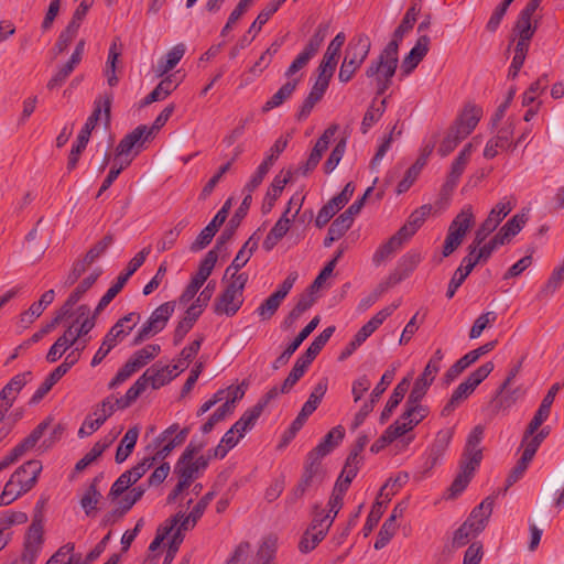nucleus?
<instances>
[{
	"label": "nucleus",
	"instance_id": "63",
	"mask_svg": "<svg viewBox=\"0 0 564 564\" xmlns=\"http://www.w3.org/2000/svg\"><path fill=\"white\" fill-rule=\"evenodd\" d=\"M161 352V347L158 344H149L145 347L137 350L130 358L141 369L148 362L153 360Z\"/></svg>",
	"mask_w": 564,
	"mask_h": 564
},
{
	"label": "nucleus",
	"instance_id": "54",
	"mask_svg": "<svg viewBox=\"0 0 564 564\" xmlns=\"http://www.w3.org/2000/svg\"><path fill=\"white\" fill-rule=\"evenodd\" d=\"M527 218L524 215H514L510 218L497 232V235L503 240V242H508L512 237L520 232L522 227L524 226Z\"/></svg>",
	"mask_w": 564,
	"mask_h": 564
},
{
	"label": "nucleus",
	"instance_id": "15",
	"mask_svg": "<svg viewBox=\"0 0 564 564\" xmlns=\"http://www.w3.org/2000/svg\"><path fill=\"white\" fill-rule=\"evenodd\" d=\"M252 202V197L250 194H247L240 206L236 209L232 217L229 219L226 228L223 230L220 236L216 240V245L212 250H216V253L219 254V252L227 253L228 248L227 243L232 239V237L236 234L237 228L240 226L242 219L247 216L248 210L250 208Z\"/></svg>",
	"mask_w": 564,
	"mask_h": 564
},
{
	"label": "nucleus",
	"instance_id": "12",
	"mask_svg": "<svg viewBox=\"0 0 564 564\" xmlns=\"http://www.w3.org/2000/svg\"><path fill=\"white\" fill-rule=\"evenodd\" d=\"M281 392L282 387H272L264 395L259 399V401L252 408L243 412L241 417L232 425L236 432L239 433V437H242L246 431L254 426L257 420L260 417L261 413L268 406L270 401L276 399Z\"/></svg>",
	"mask_w": 564,
	"mask_h": 564
},
{
	"label": "nucleus",
	"instance_id": "30",
	"mask_svg": "<svg viewBox=\"0 0 564 564\" xmlns=\"http://www.w3.org/2000/svg\"><path fill=\"white\" fill-rule=\"evenodd\" d=\"M242 303V296L239 297L238 292L227 285L214 302V313L217 315L225 314L227 316H234L239 311Z\"/></svg>",
	"mask_w": 564,
	"mask_h": 564
},
{
	"label": "nucleus",
	"instance_id": "25",
	"mask_svg": "<svg viewBox=\"0 0 564 564\" xmlns=\"http://www.w3.org/2000/svg\"><path fill=\"white\" fill-rule=\"evenodd\" d=\"M151 371H154V366L147 369L143 375L140 376L135 382L127 390V400H130L133 403L147 389L148 384H151L153 389H159L173 380V376L167 379H159V373L150 375Z\"/></svg>",
	"mask_w": 564,
	"mask_h": 564
},
{
	"label": "nucleus",
	"instance_id": "2",
	"mask_svg": "<svg viewBox=\"0 0 564 564\" xmlns=\"http://www.w3.org/2000/svg\"><path fill=\"white\" fill-rule=\"evenodd\" d=\"M398 51L394 43H388L380 55L371 61L366 69V76L377 88V95H382L391 86L398 67Z\"/></svg>",
	"mask_w": 564,
	"mask_h": 564
},
{
	"label": "nucleus",
	"instance_id": "4",
	"mask_svg": "<svg viewBox=\"0 0 564 564\" xmlns=\"http://www.w3.org/2000/svg\"><path fill=\"white\" fill-rule=\"evenodd\" d=\"M492 512V501L485 499L475 507L467 520L454 532L453 547L459 549L475 539L487 525L488 519Z\"/></svg>",
	"mask_w": 564,
	"mask_h": 564
},
{
	"label": "nucleus",
	"instance_id": "6",
	"mask_svg": "<svg viewBox=\"0 0 564 564\" xmlns=\"http://www.w3.org/2000/svg\"><path fill=\"white\" fill-rule=\"evenodd\" d=\"M140 318V314L135 312L128 313L119 318L106 334L99 349L94 355L90 362L91 367L98 366L117 345V340L130 334Z\"/></svg>",
	"mask_w": 564,
	"mask_h": 564
},
{
	"label": "nucleus",
	"instance_id": "33",
	"mask_svg": "<svg viewBox=\"0 0 564 564\" xmlns=\"http://www.w3.org/2000/svg\"><path fill=\"white\" fill-rule=\"evenodd\" d=\"M430 43L431 40L427 35L422 34L419 36L415 45L402 61L401 70L404 76L410 75L424 58L429 52Z\"/></svg>",
	"mask_w": 564,
	"mask_h": 564
},
{
	"label": "nucleus",
	"instance_id": "48",
	"mask_svg": "<svg viewBox=\"0 0 564 564\" xmlns=\"http://www.w3.org/2000/svg\"><path fill=\"white\" fill-rule=\"evenodd\" d=\"M411 382V376H408L403 378L393 389L392 394L390 395L389 400L386 403V406L381 413V419H388L393 410L400 404V402L403 400L406 391L409 390Z\"/></svg>",
	"mask_w": 564,
	"mask_h": 564
},
{
	"label": "nucleus",
	"instance_id": "24",
	"mask_svg": "<svg viewBox=\"0 0 564 564\" xmlns=\"http://www.w3.org/2000/svg\"><path fill=\"white\" fill-rule=\"evenodd\" d=\"M484 115L482 108L474 104H467L457 117L452 128L462 137L467 138L477 127Z\"/></svg>",
	"mask_w": 564,
	"mask_h": 564
},
{
	"label": "nucleus",
	"instance_id": "64",
	"mask_svg": "<svg viewBox=\"0 0 564 564\" xmlns=\"http://www.w3.org/2000/svg\"><path fill=\"white\" fill-rule=\"evenodd\" d=\"M421 260V253L417 251L411 250L403 254L398 262V270L400 271L401 276L405 278L411 274Z\"/></svg>",
	"mask_w": 564,
	"mask_h": 564
},
{
	"label": "nucleus",
	"instance_id": "46",
	"mask_svg": "<svg viewBox=\"0 0 564 564\" xmlns=\"http://www.w3.org/2000/svg\"><path fill=\"white\" fill-rule=\"evenodd\" d=\"M185 54L183 44L175 45L169 53L162 57L154 69L156 76L161 77L173 69Z\"/></svg>",
	"mask_w": 564,
	"mask_h": 564
},
{
	"label": "nucleus",
	"instance_id": "13",
	"mask_svg": "<svg viewBox=\"0 0 564 564\" xmlns=\"http://www.w3.org/2000/svg\"><path fill=\"white\" fill-rule=\"evenodd\" d=\"M513 206L514 205L509 198L503 197L491 208L487 218L481 223L475 232L478 243H482L488 238V236L497 229L500 223L513 209Z\"/></svg>",
	"mask_w": 564,
	"mask_h": 564
},
{
	"label": "nucleus",
	"instance_id": "41",
	"mask_svg": "<svg viewBox=\"0 0 564 564\" xmlns=\"http://www.w3.org/2000/svg\"><path fill=\"white\" fill-rule=\"evenodd\" d=\"M431 210L432 207L430 205H423L416 210H414L410 215L408 223L398 230L399 236H402L408 241L411 237L415 235L419 228L424 224Z\"/></svg>",
	"mask_w": 564,
	"mask_h": 564
},
{
	"label": "nucleus",
	"instance_id": "19",
	"mask_svg": "<svg viewBox=\"0 0 564 564\" xmlns=\"http://www.w3.org/2000/svg\"><path fill=\"white\" fill-rule=\"evenodd\" d=\"M332 520L329 517H319L314 514L311 527L306 530L302 536L299 547L303 553H308L316 547V545L326 536Z\"/></svg>",
	"mask_w": 564,
	"mask_h": 564
},
{
	"label": "nucleus",
	"instance_id": "52",
	"mask_svg": "<svg viewBox=\"0 0 564 564\" xmlns=\"http://www.w3.org/2000/svg\"><path fill=\"white\" fill-rule=\"evenodd\" d=\"M281 194H282V171L279 172L274 176L271 185L267 189V193L264 195L263 203L261 206V210L263 214H268L271 212L276 199L279 198V196Z\"/></svg>",
	"mask_w": 564,
	"mask_h": 564
},
{
	"label": "nucleus",
	"instance_id": "53",
	"mask_svg": "<svg viewBox=\"0 0 564 564\" xmlns=\"http://www.w3.org/2000/svg\"><path fill=\"white\" fill-rule=\"evenodd\" d=\"M276 550H278V536H275V535L265 536L257 552V555H256L257 564H270V562L275 556Z\"/></svg>",
	"mask_w": 564,
	"mask_h": 564
},
{
	"label": "nucleus",
	"instance_id": "44",
	"mask_svg": "<svg viewBox=\"0 0 564 564\" xmlns=\"http://www.w3.org/2000/svg\"><path fill=\"white\" fill-rule=\"evenodd\" d=\"M477 468L478 466H474L471 463L462 460L460 471L449 487V498H456L466 489Z\"/></svg>",
	"mask_w": 564,
	"mask_h": 564
},
{
	"label": "nucleus",
	"instance_id": "43",
	"mask_svg": "<svg viewBox=\"0 0 564 564\" xmlns=\"http://www.w3.org/2000/svg\"><path fill=\"white\" fill-rule=\"evenodd\" d=\"M420 8L416 4H412L405 12L400 25L395 29L393 36L389 43L395 44V51H399V44L403 37L413 29Z\"/></svg>",
	"mask_w": 564,
	"mask_h": 564
},
{
	"label": "nucleus",
	"instance_id": "21",
	"mask_svg": "<svg viewBox=\"0 0 564 564\" xmlns=\"http://www.w3.org/2000/svg\"><path fill=\"white\" fill-rule=\"evenodd\" d=\"M112 399L113 395L111 394L94 406L93 415H95L96 419L93 420L90 415L86 416L78 430V436L80 438L87 437L99 430L101 425L115 413V408L109 406L110 400Z\"/></svg>",
	"mask_w": 564,
	"mask_h": 564
},
{
	"label": "nucleus",
	"instance_id": "16",
	"mask_svg": "<svg viewBox=\"0 0 564 564\" xmlns=\"http://www.w3.org/2000/svg\"><path fill=\"white\" fill-rule=\"evenodd\" d=\"M231 198H228L223 207L217 212L209 224L199 232L196 239L192 242L189 249L193 252L205 249L213 240L216 232L226 221L229 210L231 208Z\"/></svg>",
	"mask_w": 564,
	"mask_h": 564
},
{
	"label": "nucleus",
	"instance_id": "37",
	"mask_svg": "<svg viewBox=\"0 0 564 564\" xmlns=\"http://www.w3.org/2000/svg\"><path fill=\"white\" fill-rule=\"evenodd\" d=\"M324 478V470L317 469L315 464H313V466L306 464L304 475L299 485L291 494V498L293 500L301 498L306 492L307 489L312 487H317L319 484H322Z\"/></svg>",
	"mask_w": 564,
	"mask_h": 564
},
{
	"label": "nucleus",
	"instance_id": "49",
	"mask_svg": "<svg viewBox=\"0 0 564 564\" xmlns=\"http://www.w3.org/2000/svg\"><path fill=\"white\" fill-rule=\"evenodd\" d=\"M183 518V512L180 511L175 516L167 519L163 524H160L156 529L155 538L149 545V551H156L162 542L171 534L174 528L178 524V521Z\"/></svg>",
	"mask_w": 564,
	"mask_h": 564
},
{
	"label": "nucleus",
	"instance_id": "14",
	"mask_svg": "<svg viewBox=\"0 0 564 564\" xmlns=\"http://www.w3.org/2000/svg\"><path fill=\"white\" fill-rule=\"evenodd\" d=\"M345 431L341 426L333 427L322 441L307 454V462L310 466L316 465L317 469L324 470L321 459L332 453L343 441Z\"/></svg>",
	"mask_w": 564,
	"mask_h": 564
},
{
	"label": "nucleus",
	"instance_id": "17",
	"mask_svg": "<svg viewBox=\"0 0 564 564\" xmlns=\"http://www.w3.org/2000/svg\"><path fill=\"white\" fill-rule=\"evenodd\" d=\"M42 468L40 460L30 459L15 469L10 480L20 486L17 496L25 495L36 485Z\"/></svg>",
	"mask_w": 564,
	"mask_h": 564
},
{
	"label": "nucleus",
	"instance_id": "58",
	"mask_svg": "<svg viewBox=\"0 0 564 564\" xmlns=\"http://www.w3.org/2000/svg\"><path fill=\"white\" fill-rule=\"evenodd\" d=\"M120 55H121V52L117 48V44L113 42L109 48V54H108V58H107V63H106V72H105L106 77H107V83L110 87L117 86V84L119 82L118 77L116 76V67H117V62H118Z\"/></svg>",
	"mask_w": 564,
	"mask_h": 564
},
{
	"label": "nucleus",
	"instance_id": "27",
	"mask_svg": "<svg viewBox=\"0 0 564 564\" xmlns=\"http://www.w3.org/2000/svg\"><path fill=\"white\" fill-rule=\"evenodd\" d=\"M328 86H329V82L316 76V79H315L308 95L305 97V99L299 107V110L296 112V118L299 120H305L311 115L315 105L318 101H321L322 98L324 97Z\"/></svg>",
	"mask_w": 564,
	"mask_h": 564
},
{
	"label": "nucleus",
	"instance_id": "57",
	"mask_svg": "<svg viewBox=\"0 0 564 564\" xmlns=\"http://www.w3.org/2000/svg\"><path fill=\"white\" fill-rule=\"evenodd\" d=\"M314 359H311V357H307L306 354H302L295 361L294 367L290 371L286 379H284V387L290 386L292 387L295 384L301 377L305 373L308 366L313 362Z\"/></svg>",
	"mask_w": 564,
	"mask_h": 564
},
{
	"label": "nucleus",
	"instance_id": "62",
	"mask_svg": "<svg viewBox=\"0 0 564 564\" xmlns=\"http://www.w3.org/2000/svg\"><path fill=\"white\" fill-rule=\"evenodd\" d=\"M78 33V29L74 24H67V26L59 33L58 39L52 50L54 56H58L64 53L68 45L73 42Z\"/></svg>",
	"mask_w": 564,
	"mask_h": 564
},
{
	"label": "nucleus",
	"instance_id": "36",
	"mask_svg": "<svg viewBox=\"0 0 564 564\" xmlns=\"http://www.w3.org/2000/svg\"><path fill=\"white\" fill-rule=\"evenodd\" d=\"M561 386L560 383H554L546 395L543 398L539 409L536 410L534 416L529 423V432L534 433L539 430V427L547 420L551 413V406L554 402L556 393L558 392Z\"/></svg>",
	"mask_w": 564,
	"mask_h": 564
},
{
	"label": "nucleus",
	"instance_id": "22",
	"mask_svg": "<svg viewBox=\"0 0 564 564\" xmlns=\"http://www.w3.org/2000/svg\"><path fill=\"white\" fill-rule=\"evenodd\" d=\"M513 132L514 123L508 120L505 126L498 130L497 134L487 141L484 149V156L491 160L498 155L499 151L512 150Z\"/></svg>",
	"mask_w": 564,
	"mask_h": 564
},
{
	"label": "nucleus",
	"instance_id": "40",
	"mask_svg": "<svg viewBox=\"0 0 564 564\" xmlns=\"http://www.w3.org/2000/svg\"><path fill=\"white\" fill-rule=\"evenodd\" d=\"M185 139L186 133L182 132L171 141L169 147L162 152V154L156 160L152 172L153 174L161 173L171 165V163L174 160V156L182 148Z\"/></svg>",
	"mask_w": 564,
	"mask_h": 564
},
{
	"label": "nucleus",
	"instance_id": "38",
	"mask_svg": "<svg viewBox=\"0 0 564 564\" xmlns=\"http://www.w3.org/2000/svg\"><path fill=\"white\" fill-rule=\"evenodd\" d=\"M69 362H62L57 366L40 384L34 394L30 399V404H37L68 371Z\"/></svg>",
	"mask_w": 564,
	"mask_h": 564
},
{
	"label": "nucleus",
	"instance_id": "10",
	"mask_svg": "<svg viewBox=\"0 0 564 564\" xmlns=\"http://www.w3.org/2000/svg\"><path fill=\"white\" fill-rule=\"evenodd\" d=\"M144 127L138 126L131 132L127 133L118 143L115 149L113 161H129V165L133 159L140 154L141 151L147 149V142L150 139L144 133Z\"/></svg>",
	"mask_w": 564,
	"mask_h": 564
},
{
	"label": "nucleus",
	"instance_id": "47",
	"mask_svg": "<svg viewBox=\"0 0 564 564\" xmlns=\"http://www.w3.org/2000/svg\"><path fill=\"white\" fill-rule=\"evenodd\" d=\"M32 378L31 371H25L22 373L15 375L13 378L10 379V381L2 388L0 391V400L8 402L11 400H15V395L10 397L11 394L15 393L18 394L23 387L28 383L29 380Z\"/></svg>",
	"mask_w": 564,
	"mask_h": 564
},
{
	"label": "nucleus",
	"instance_id": "45",
	"mask_svg": "<svg viewBox=\"0 0 564 564\" xmlns=\"http://www.w3.org/2000/svg\"><path fill=\"white\" fill-rule=\"evenodd\" d=\"M139 427H130L121 438L115 455V462L122 464L133 452L139 437Z\"/></svg>",
	"mask_w": 564,
	"mask_h": 564
},
{
	"label": "nucleus",
	"instance_id": "50",
	"mask_svg": "<svg viewBox=\"0 0 564 564\" xmlns=\"http://www.w3.org/2000/svg\"><path fill=\"white\" fill-rule=\"evenodd\" d=\"M386 98H383L379 102H377V100L372 101L361 121L360 130L362 133H367L370 130V128L382 117L383 112L386 111Z\"/></svg>",
	"mask_w": 564,
	"mask_h": 564
},
{
	"label": "nucleus",
	"instance_id": "51",
	"mask_svg": "<svg viewBox=\"0 0 564 564\" xmlns=\"http://www.w3.org/2000/svg\"><path fill=\"white\" fill-rule=\"evenodd\" d=\"M282 303V284L278 285L275 291L263 301V303L258 307L257 312L262 321L270 319L274 313L278 311L280 304Z\"/></svg>",
	"mask_w": 564,
	"mask_h": 564
},
{
	"label": "nucleus",
	"instance_id": "34",
	"mask_svg": "<svg viewBox=\"0 0 564 564\" xmlns=\"http://www.w3.org/2000/svg\"><path fill=\"white\" fill-rule=\"evenodd\" d=\"M430 43L431 40L427 35L422 34L419 36L415 45L402 61L401 70L404 76L410 75L424 58L429 52Z\"/></svg>",
	"mask_w": 564,
	"mask_h": 564
},
{
	"label": "nucleus",
	"instance_id": "20",
	"mask_svg": "<svg viewBox=\"0 0 564 564\" xmlns=\"http://www.w3.org/2000/svg\"><path fill=\"white\" fill-rule=\"evenodd\" d=\"M346 36L339 32L328 44L326 52L316 69L317 77L330 82L338 62L339 52L345 44Z\"/></svg>",
	"mask_w": 564,
	"mask_h": 564
},
{
	"label": "nucleus",
	"instance_id": "42",
	"mask_svg": "<svg viewBox=\"0 0 564 564\" xmlns=\"http://www.w3.org/2000/svg\"><path fill=\"white\" fill-rule=\"evenodd\" d=\"M406 240L399 236V232L394 234L388 241L382 243L375 251L372 256V263L376 267L381 265L384 261L391 258L397 251H399Z\"/></svg>",
	"mask_w": 564,
	"mask_h": 564
},
{
	"label": "nucleus",
	"instance_id": "39",
	"mask_svg": "<svg viewBox=\"0 0 564 564\" xmlns=\"http://www.w3.org/2000/svg\"><path fill=\"white\" fill-rule=\"evenodd\" d=\"M180 82L175 79V74H170L164 77L156 87L147 95L141 101L140 107L149 106L153 102L164 100L172 91H174Z\"/></svg>",
	"mask_w": 564,
	"mask_h": 564
},
{
	"label": "nucleus",
	"instance_id": "9",
	"mask_svg": "<svg viewBox=\"0 0 564 564\" xmlns=\"http://www.w3.org/2000/svg\"><path fill=\"white\" fill-rule=\"evenodd\" d=\"M175 305V301H170L156 307L148 321L138 330L137 335L131 341V345L138 346L151 336L162 332L165 328L170 317L173 315Z\"/></svg>",
	"mask_w": 564,
	"mask_h": 564
},
{
	"label": "nucleus",
	"instance_id": "1",
	"mask_svg": "<svg viewBox=\"0 0 564 564\" xmlns=\"http://www.w3.org/2000/svg\"><path fill=\"white\" fill-rule=\"evenodd\" d=\"M112 99L113 93L109 91L105 93L102 96L95 100L94 110L87 118L83 128L80 129L77 135L76 143L72 147V150L69 152L67 160L68 172L73 171L77 166L80 155L89 142L91 131L95 129L100 119L101 110H104L106 124H109Z\"/></svg>",
	"mask_w": 564,
	"mask_h": 564
},
{
	"label": "nucleus",
	"instance_id": "23",
	"mask_svg": "<svg viewBox=\"0 0 564 564\" xmlns=\"http://www.w3.org/2000/svg\"><path fill=\"white\" fill-rule=\"evenodd\" d=\"M312 216L311 210H304L301 215H291V217L284 216V237L288 241L294 245L304 238Z\"/></svg>",
	"mask_w": 564,
	"mask_h": 564
},
{
	"label": "nucleus",
	"instance_id": "3",
	"mask_svg": "<svg viewBox=\"0 0 564 564\" xmlns=\"http://www.w3.org/2000/svg\"><path fill=\"white\" fill-rule=\"evenodd\" d=\"M328 31V24H319L315 30L312 37L308 40L307 44L304 48L297 54V56L293 59V62L288 67L284 75L290 78L288 83L284 84V96L291 94L297 84L302 79V75H297V73L303 69L308 62L316 55L322 43L324 42Z\"/></svg>",
	"mask_w": 564,
	"mask_h": 564
},
{
	"label": "nucleus",
	"instance_id": "31",
	"mask_svg": "<svg viewBox=\"0 0 564 564\" xmlns=\"http://www.w3.org/2000/svg\"><path fill=\"white\" fill-rule=\"evenodd\" d=\"M430 43L431 40L427 35L422 34L419 36L415 45L402 61L401 70L404 76L410 75L424 58L429 52Z\"/></svg>",
	"mask_w": 564,
	"mask_h": 564
},
{
	"label": "nucleus",
	"instance_id": "56",
	"mask_svg": "<svg viewBox=\"0 0 564 564\" xmlns=\"http://www.w3.org/2000/svg\"><path fill=\"white\" fill-rule=\"evenodd\" d=\"M174 109V104H170L160 112L151 127H148L147 124H140V127H144V133L150 139V141H152L156 133L165 126L170 117L173 115Z\"/></svg>",
	"mask_w": 564,
	"mask_h": 564
},
{
	"label": "nucleus",
	"instance_id": "35",
	"mask_svg": "<svg viewBox=\"0 0 564 564\" xmlns=\"http://www.w3.org/2000/svg\"><path fill=\"white\" fill-rule=\"evenodd\" d=\"M484 427L481 425L475 426L467 436L463 459L464 462L471 463L474 466H479L482 459V449L479 447L484 438Z\"/></svg>",
	"mask_w": 564,
	"mask_h": 564
},
{
	"label": "nucleus",
	"instance_id": "11",
	"mask_svg": "<svg viewBox=\"0 0 564 564\" xmlns=\"http://www.w3.org/2000/svg\"><path fill=\"white\" fill-rule=\"evenodd\" d=\"M217 259L218 254L216 253V250H209L205 254L204 259L199 262L196 274L193 275L191 282L180 295V304L185 305L195 297L196 293L199 291V289L212 274L217 262Z\"/></svg>",
	"mask_w": 564,
	"mask_h": 564
},
{
	"label": "nucleus",
	"instance_id": "7",
	"mask_svg": "<svg viewBox=\"0 0 564 564\" xmlns=\"http://www.w3.org/2000/svg\"><path fill=\"white\" fill-rule=\"evenodd\" d=\"M475 223V213L471 205H465L448 226L443 246V256H451L463 242L466 234Z\"/></svg>",
	"mask_w": 564,
	"mask_h": 564
},
{
	"label": "nucleus",
	"instance_id": "59",
	"mask_svg": "<svg viewBox=\"0 0 564 564\" xmlns=\"http://www.w3.org/2000/svg\"><path fill=\"white\" fill-rule=\"evenodd\" d=\"M406 409L401 415L414 429L429 414V408L423 404H405Z\"/></svg>",
	"mask_w": 564,
	"mask_h": 564
},
{
	"label": "nucleus",
	"instance_id": "26",
	"mask_svg": "<svg viewBox=\"0 0 564 564\" xmlns=\"http://www.w3.org/2000/svg\"><path fill=\"white\" fill-rule=\"evenodd\" d=\"M365 442L360 443L359 447L354 449L347 457L341 474L335 484V487L338 488L339 491H347L352 479L357 476L362 463L360 452L362 451Z\"/></svg>",
	"mask_w": 564,
	"mask_h": 564
},
{
	"label": "nucleus",
	"instance_id": "61",
	"mask_svg": "<svg viewBox=\"0 0 564 564\" xmlns=\"http://www.w3.org/2000/svg\"><path fill=\"white\" fill-rule=\"evenodd\" d=\"M100 498L101 494L98 488H95L94 485H89L80 499V506L84 509L86 516L89 517L97 511V505Z\"/></svg>",
	"mask_w": 564,
	"mask_h": 564
},
{
	"label": "nucleus",
	"instance_id": "60",
	"mask_svg": "<svg viewBox=\"0 0 564 564\" xmlns=\"http://www.w3.org/2000/svg\"><path fill=\"white\" fill-rule=\"evenodd\" d=\"M549 77L546 74L540 76L530 87L524 91L522 96L523 106L531 105L542 93L547 88Z\"/></svg>",
	"mask_w": 564,
	"mask_h": 564
},
{
	"label": "nucleus",
	"instance_id": "18",
	"mask_svg": "<svg viewBox=\"0 0 564 564\" xmlns=\"http://www.w3.org/2000/svg\"><path fill=\"white\" fill-rule=\"evenodd\" d=\"M453 435L454 430L451 427L443 429L436 433L433 443L425 451V462L423 464V471L425 474L440 463L453 440Z\"/></svg>",
	"mask_w": 564,
	"mask_h": 564
},
{
	"label": "nucleus",
	"instance_id": "55",
	"mask_svg": "<svg viewBox=\"0 0 564 564\" xmlns=\"http://www.w3.org/2000/svg\"><path fill=\"white\" fill-rule=\"evenodd\" d=\"M282 4V0H273V2L269 3L261 12L258 14L253 23L250 25L248 30V34L257 35L260 32L261 28L268 22V20L275 13Z\"/></svg>",
	"mask_w": 564,
	"mask_h": 564
},
{
	"label": "nucleus",
	"instance_id": "5",
	"mask_svg": "<svg viewBox=\"0 0 564 564\" xmlns=\"http://www.w3.org/2000/svg\"><path fill=\"white\" fill-rule=\"evenodd\" d=\"M370 47L371 41L369 36L364 33L355 35L349 41L338 73V79L340 83L346 84L351 80L355 73L367 58Z\"/></svg>",
	"mask_w": 564,
	"mask_h": 564
},
{
	"label": "nucleus",
	"instance_id": "28",
	"mask_svg": "<svg viewBox=\"0 0 564 564\" xmlns=\"http://www.w3.org/2000/svg\"><path fill=\"white\" fill-rule=\"evenodd\" d=\"M399 305L400 302L392 303L373 315L354 336L352 339L357 345L361 346L383 324V322L392 315Z\"/></svg>",
	"mask_w": 564,
	"mask_h": 564
},
{
	"label": "nucleus",
	"instance_id": "8",
	"mask_svg": "<svg viewBox=\"0 0 564 564\" xmlns=\"http://www.w3.org/2000/svg\"><path fill=\"white\" fill-rule=\"evenodd\" d=\"M494 362L487 361L473 371L463 382L453 391L449 401L442 410V415H448L463 401H465L475 389L491 373Z\"/></svg>",
	"mask_w": 564,
	"mask_h": 564
},
{
	"label": "nucleus",
	"instance_id": "29",
	"mask_svg": "<svg viewBox=\"0 0 564 564\" xmlns=\"http://www.w3.org/2000/svg\"><path fill=\"white\" fill-rule=\"evenodd\" d=\"M281 144L282 139L279 138L271 148V153L258 166L257 171L251 176L250 181L246 184L245 189L248 192V194L251 195V193L262 183L264 176L268 174L272 165L279 159V155L282 152Z\"/></svg>",
	"mask_w": 564,
	"mask_h": 564
},
{
	"label": "nucleus",
	"instance_id": "32",
	"mask_svg": "<svg viewBox=\"0 0 564 564\" xmlns=\"http://www.w3.org/2000/svg\"><path fill=\"white\" fill-rule=\"evenodd\" d=\"M430 43L431 40L427 35L422 34L419 36L415 45L402 61L401 70L404 76L410 75L424 58L429 52Z\"/></svg>",
	"mask_w": 564,
	"mask_h": 564
}]
</instances>
